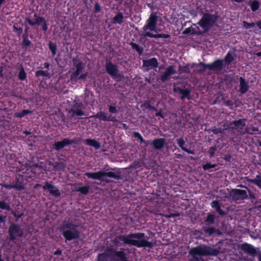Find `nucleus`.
<instances>
[{
	"label": "nucleus",
	"mask_w": 261,
	"mask_h": 261,
	"mask_svg": "<svg viewBox=\"0 0 261 261\" xmlns=\"http://www.w3.org/2000/svg\"><path fill=\"white\" fill-rule=\"evenodd\" d=\"M157 16L154 14H151L149 18L147 20L145 25L142 28V35L145 37L151 38H168L169 35L165 34H154L151 32L158 33L160 30L156 27L157 21Z\"/></svg>",
	"instance_id": "nucleus-1"
},
{
	"label": "nucleus",
	"mask_w": 261,
	"mask_h": 261,
	"mask_svg": "<svg viewBox=\"0 0 261 261\" xmlns=\"http://www.w3.org/2000/svg\"><path fill=\"white\" fill-rule=\"evenodd\" d=\"M144 234L141 233H134L127 236L121 237V240L125 243L136 246L139 247H151L152 244L144 238Z\"/></svg>",
	"instance_id": "nucleus-2"
},
{
	"label": "nucleus",
	"mask_w": 261,
	"mask_h": 261,
	"mask_svg": "<svg viewBox=\"0 0 261 261\" xmlns=\"http://www.w3.org/2000/svg\"><path fill=\"white\" fill-rule=\"evenodd\" d=\"M85 65L78 59L73 60L74 71L71 75V80L77 81L78 80H85L88 76V72L85 71Z\"/></svg>",
	"instance_id": "nucleus-3"
},
{
	"label": "nucleus",
	"mask_w": 261,
	"mask_h": 261,
	"mask_svg": "<svg viewBox=\"0 0 261 261\" xmlns=\"http://www.w3.org/2000/svg\"><path fill=\"white\" fill-rule=\"evenodd\" d=\"M77 226L71 222H65L60 229L66 240L70 241L79 237L80 232L76 229Z\"/></svg>",
	"instance_id": "nucleus-4"
},
{
	"label": "nucleus",
	"mask_w": 261,
	"mask_h": 261,
	"mask_svg": "<svg viewBox=\"0 0 261 261\" xmlns=\"http://www.w3.org/2000/svg\"><path fill=\"white\" fill-rule=\"evenodd\" d=\"M189 253L191 255L195 257L197 255H215L218 253V251L216 250L211 248L208 246L201 245L191 249Z\"/></svg>",
	"instance_id": "nucleus-5"
},
{
	"label": "nucleus",
	"mask_w": 261,
	"mask_h": 261,
	"mask_svg": "<svg viewBox=\"0 0 261 261\" xmlns=\"http://www.w3.org/2000/svg\"><path fill=\"white\" fill-rule=\"evenodd\" d=\"M216 19L217 17L215 15L204 14L198 23L201 28L199 32H203L208 31L214 25Z\"/></svg>",
	"instance_id": "nucleus-6"
},
{
	"label": "nucleus",
	"mask_w": 261,
	"mask_h": 261,
	"mask_svg": "<svg viewBox=\"0 0 261 261\" xmlns=\"http://www.w3.org/2000/svg\"><path fill=\"white\" fill-rule=\"evenodd\" d=\"M9 234L10 239L14 241L16 239L17 237H21L23 234L22 229L16 224L12 225L9 229Z\"/></svg>",
	"instance_id": "nucleus-7"
},
{
	"label": "nucleus",
	"mask_w": 261,
	"mask_h": 261,
	"mask_svg": "<svg viewBox=\"0 0 261 261\" xmlns=\"http://www.w3.org/2000/svg\"><path fill=\"white\" fill-rule=\"evenodd\" d=\"M230 195L234 200L244 199L247 197L246 191L239 189H233L230 192Z\"/></svg>",
	"instance_id": "nucleus-8"
},
{
	"label": "nucleus",
	"mask_w": 261,
	"mask_h": 261,
	"mask_svg": "<svg viewBox=\"0 0 261 261\" xmlns=\"http://www.w3.org/2000/svg\"><path fill=\"white\" fill-rule=\"evenodd\" d=\"M246 125L245 119H239L229 123L228 128L238 130L241 132Z\"/></svg>",
	"instance_id": "nucleus-9"
},
{
	"label": "nucleus",
	"mask_w": 261,
	"mask_h": 261,
	"mask_svg": "<svg viewBox=\"0 0 261 261\" xmlns=\"http://www.w3.org/2000/svg\"><path fill=\"white\" fill-rule=\"evenodd\" d=\"M106 69L107 72L113 77L119 76L117 66L114 65L111 62H109L107 63Z\"/></svg>",
	"instance_id": "nucleus-10"
},
{
	"label": "nucleus",
	"mask_w": 261,
	"mask_h": 261,
	"mask_svg": "<svg viewBox=\"0 0 261 261\" xmlns=\"http://www.w3.org/2000/svg\"><path fill=\"white\" fill-rule=\"evenodd\" d=\"M199 65L204 68H208L210 70L214 71H219L222 69V62L220 60H217L212 64L204 65L201 63Z\"/></svg>",
	"instance_id": "nucleus-11"
},
{
	"label": "nucleus",
	"mask_w": 261,
	"mask_h": 261,
	"mask_svg": "<svg viewBox=\"0 0 261 261\" xmlns=\"http://www.w3.org/2000/svg\"><path fill=\"white\" fill-rule=\"evenodd\" d=\"M43 188L44 190L49 192V194L53 196L58 197L60 195V192L59 189L48 182L45 183L44 185L43 186Z\"/></svg>",
	"instance_id": "nucleus-12"
},
{
	"label": "nucleus",
	"mask_w": 261,
	"mask_h": 261,
	"mask_svg": "<svg viewBox=\"0 0 261 261\" xmlns=\"http://www.w3.org/2000/svg\"><path fill=\"white\" fill-rule=\"evenodd\" d=\"M158 65L157 60L154 58H151L149 60H144L143 66L144 67L146 68L147 70H149L151 68L156 67Z\"/></svg>",
	"instance_id": "nucleus-13"
},
{
	"label": "nucleus",
	"mask_w": 261,
	"mask_h": 261,
	"mask_svg": "<svg viewBox=\"0 0 261 261\" xmlns=\"http://www.w3.org/2000/svg\"><path fill=\"white\" fill-rule=\"evenodd\" d=\"M175 73V70L173 66H170L167 68L161 76L162 82H165L170 75Z\"/></svg>",
	"instance_id": "nucleus-14"
},
{
	"label": "nucleus",
	"mask_w": 261,
	"mask_h": 261,
	"mask_svg": "<svg viewBox=\"0 0 261 261\" xmlns=\"http://www.w3.org/2000/svg\"><path fill=\"white\" fill-rule=\"evenodd\" d=\"M104 171H99L95 172H87L85 175L90 178L93 179L101 180L104 177Z\"/></svg>",
	"instance_id": "nucleus-15"
},
{
	"label": "nucleus",
	"mask_w": 261,
	"mask_h": 261,
	"mask_svg": "<svg viewBox=\"0 0 261 261\" xmlns=\"http://www.w3.org/2000/svg\"><path fill=\"white\" fill-rule=\"evenodd\" d=\"M241 249L253 256L257 253L256 250L252 246L248 244H242L241 245Z\"/></svg>",
	"instance_id": "nucleus-16"
},
{
	"label": "nucleus",
	"mask_w": 261,
	"mask_h": 261,
	"mask_svg": "<svg viewBox=\"0 0 261 261\" xmlns=\"http://www.w3.org/2000/svg\"><path fill=\"white\" fill-rule=\"evenodd\" d=\"M71 143V141L68 139H65L59 142H56L54 144L55 149L57 150H59L65 146L69 145Z\"/></svg>",
	"instance_id": "nucleus-17"
},
{
	"label": "nucleus",
	"mask_w": 261,
	"mask_h": 261,
	"mask_svg": "<svg viewBox=\"0 0 261 261\" xmlns=\"http://www.w3.org/2000/svg\"><path fill=\"white\" fill-rule=\"evenodd\" d=\"M94 117L95 118H99V119L103 120L104 121H107L110 120L111 121H116L114 117H112L111 116H108L107 115L103 112H99V113H97L95 116Z\"/></svg>",
	"instance_id": "nucleus-18"
},
{
	"label": "nucleus",
	"mask_w": 261,
	"mask_h": 261,
	"mask_svg": "<svg viewBox=\"0 0 261 261\" xmlns=\"http://www.w3.org/2000/svg\"><path fill=\"white\" fill-rule=\"evenodd\" d=\"M85 143L87 145L93 147L95 149H98L100 147V143L94 139H86Z\"/></svg>",
	"instance_id": "nucleus-19"
},
{
	"label": "nucleus",
	"mask_w": 261,
	"mask_h": 261,
	"mask_svg": "<svg viewBox=\"0 0 261 261\" xmlns=\"http://www.w3.org/2000/svg\"><path fill=\"white\" fill-rule=\"evenodd\" d=\"M152 144L153 145L154 148L156 149H160L162 148L165 144V140L163 138L158 139L154 140Z\"/></svg>",
	"instance_id": "nucleus-20"
},
{
	"label": "nucleus",
	"mask_w": 261,
	"mask_h": 261,
	"mask_svg": "<svg viewBox=\"0 0 261 261\" xmlns=\"http://www.w3.org/2000/svg\"><path fill=\"white\" fill-rule=\"evenodd\" d=\"M248 89V85L245 80L240 77V91L242 93H246Z\"/></svg>",
	"instance_id": "nucleus-21"
},
{
	"label": "nucleus",
	"mask_w": 261,
	"mask_h": 261,
	"mask_svg": "<svg viewBox=\"0 0 261 261\" xmlns=\"http://www.w3.org/2000/svg\"><path fill=\"white\" fill-rule=\"evenodd\" d=\"M35 23L38 24H42L43 30L45 31L47 30V26L44 18L39 17H37L36 19Z\"/></svg>",
	"instance_id": "nucleus-22"
},
{
	"label": "nucleus",
	"mask_w": 261,
	"mask_h": 261,
	"mask_svg": "<svg viewBox=\"0 0 261 261\" xmlns=\"http://www.w3.org/2000/svg\"><path fill=\"white\" fill-rule=\"evenodd\" d=\"M175 91L178 92L179 94L181 95L180 98L183 99L186 97H188L189 95V91L187 89L184 90L180 88H177L175 89Z\"/></svg>",
	"instance_id": "nucleus-23"
},
{
	"label": "nucleus",
	"mask_w": 261,
	"mask_h": 261,
	"mask_svg": "<svg viewBox=\"0 0 261 261\" xmlns=\"http://www.w3.org/2000/svg\"><path fill=\"white\" fill-rule=\"evenodd\" d=\"M69 114L72 117L74 116L75 115L81 116L84 115L83 112L81 110H75L74 107H73L71 110L69 112Z\"/></svg>",
	"instance_id": "nucleus-24"
},
{
	"label": "nucleus",
	"mask_w": 261,
	"mask_h": 261,
	"mask_svg": "<svg viewBox=\"0 0 261 261\" xmlns=\"http://www.w3.org/2000/svg\"><path fill=\"white\" fill-rule=\"evenodd\" d=\"M211 206L212 207L216 208V211L219 213L220 215H223L224 213L222 210L221 209L219 203L217 201H213L211 203Z\"/></svg>",
	"instance_id": "nucleus-25"
},
{
	"label": "nucleus",
	"mask_w": 261,
	"mask_h": 261,
	"mask_svg": "<svg viewBox=\"0 0 261 261\" xmlns=\"http://www.w3.org/2000/svg\"><path fill=\"white\" fill-rule=\"evenodd\" d=\"M104 177L108 176L111 178H114L115 179H120V176L119 175L116 174L114 172H106L104 171Z\"/></svg>",
	"instance_id": "nucleus-26"
},
{
	"label": "nucleus",
	"mask_w": 261,
	"mask_h": 261,
	"mask_svg": "<svg viewBox=\"0 0 261 261\" xmlns=\"http://www.w3.org/2000/svg\"><path fill=\"white\" fill-rule=\"evenodd\" d=\"M123 17L121 13L118 14L114 18V22L120 24L123 21Z\"/></svg>",
	"instance_id": "nucleus-27"
},
{
	"label": "nucleus",
	"mask_w": 261,
	"mask_h": 261,
	"mask_svg": "<svg viewBox=\"0 0 261 261\" xmlns=\"http://www.w3.org/2000/svg\"><path fill=\"white\" fill-rule=\"evenodd\" d=\"M55 168L57 170H64L65 168V165L63 162L56 163Z\"/></svg>",
	"instance_id": "nucleus-28"
},
{
	"label": "nucleus",
	"mask_w": 261,
	"mask_h": 261,
	"mask_svg": "<svg viewBox=\"0 0 261 261\" xmlns=\"http://www.w3.org/2000/svg\"><path fill=\"white\" fill-rule=\"evenodd\" d=\"M0 208L3 210H6L8 211L11 210L10 205L3 201H0Z\"/></svg>",
	"instance_id": "nucleus-29"
},
{
	"label": "nucleus",
	"mask_w": 261,
	"mask_h": 261,
	"mask_svg": "<svg viewBox=\"0 0 261 261\" xmlns=\"http://www.w3.org/2000/svg\"><path fill=\"white\" fill-rule=\"evenodd\" d=\"M252 182L261 188V176H257L256 178L252 180Z\"/></svg>",
	"instance_id": "nucleus-30"
},
{
	"label": "nucleus",
	"mask_w": 261,
	"mask_h": 261,
	"mask_svg": "<svg viewBox=\"0 0 261 261\" xmlns=\"http://www.w3.org/2000/svg\"><path fill=\"white\" fill-rule=\"evenodd\" d=\"M89 189V187L85 186V187H81V188H79L78 189L76 190L75 191L76 192H80L82 194H86L87 193H88Z\"/></svg>",
	"instance_id": "nucleus-31"
},
{
	"label": "nucleus",
	"mask_w": 261,
	"mask_h": 261,
	"mask_svg": "<svg viewBox=\"0 0 261 261\" xmlns=\"http://www.w3.org/2000/svg\"><path fill=\"white\" fill-rule=\"evenodd\" d=\"M30 113V111L29 110H22V111L16 113L14 114V116L17 117H22L24 116L25 115L29 114Z\"/></svg>",
	"instance_id": "nucleus-32"
},
{
	"label": "nucleus",
	"mask_w": 261,
	"mask_h": 261,
	"mask_svg": "<svg viewBox=\"0 0 261 261\" xmlns=\"http://www.w3.org/2000/svg\"><path fill=\"white\" fill-rule=\"evenodd\" d=\"M233 60H234V58H233V56L230 53H228L225 57V62L229 64Z\"/></svg>",
	"instance_id": "nucleus-33"
},
{
	"label": "nucleus",
	"mask_w": 261,
	"mask_h": 261,
	"mask_svg": "<svg viewBox=\"0 0 261 261\" xmlns=\"http://www.w3.org/2000/svg\"><path fill=\"white\" fill-rule=\"evenodd\" d=\"M251 8L253 11H255L259 8V3L257 1H254L251 5Z\"/></svg>",
	"instance_id": "nucleus-34"
},
{
	"label": "nucleus",
	"mask_w": 261,
	"mask_h": 261,
	"mask_svg": "<svg viewBox=\"0 0 261 261\" xmlns=\"http://www.w3.org/2000/svg\"><path fill=\"white\" fill-rule=\"evenodd\" d=\"M215 219L214 215L212 214H209L207 217L206 220H205V222L207 223L208 224H212L214 222Z\"/></svg>",
	"instance_id": "nucleus-35"
},
{
	"label": "nucleus",
	"mask_w": 261,
	"mask_h": 261,
	"mask_svg": "<svg viewBox=\"0 0 261 261\" xmlns=\"http://www.w3.org/2000/svg\"><path fill=\"white\" fill-rule=\"evenodd\" d=\"M36 75L37 76H47L49 75V73L47 71H42V70H39V71H36Z\"/></svg>",
	"instance_id": "nucleus-36"
},
{
	"label": "nucleus",
	"mask_w": 261,
	"mask_h": 261,
	"mask_svg": "<svg viewBox=\"0 0 261 261\" xmlns=\"http://www.w3.org/2000/svg\"><path fill=\"white\" fill-rule=\"evenodd\" d=\"M243 26L246 29H250L255 26L254 23H248L246 21H243Z\"/></svg>",
	"instance_id": "nucleus-37"
},
{
	"label": "nucleus",
	"mask_w": 261,
	"mask_h": 261,
	"mask_svg": "<svg viewBox=\"0 0 261 261\" xmlns=\"http://www.w3.org/2000/svg\"><path fill=\"white\" fill-rule=\"evenodd\" d=\"M108 256L107 254L103 253L102 254H100L98 257V261H106L107 260Z\"/></svg>",
	"instance_id": "nucleus-38"
},
{
	"label": "nucleus",
	"mask_w": 261,
	"mask_h": 261,
	"mask_svg": "<svg viewBox=\"0 0 261 261\" xmlns=\"http://www.w3.org/2000/svg\"><path fill=\"white\" fill-rule=\"evenodd\" d=\"M134 135L135 138L138 139L140 140L141 143H143L144 142V140L140 133L138 132H135L134 133Z\"/></svg>",
	"instance_id": "nucleus-39"
},
{
	"label": "nucleus",
	"mask_w": 261,
	"mask_h": 261,
	"mask_svg": "<svg viewBox=\"0 0 261 261\" xmlns=\"http://www.w3.org/2000/svg\"><path fill=\"white\" fill-rule=\"evenodd\" d=\"M26 77L25 73L23 69H21L19 73V77L20 80H23Z\"/></svg>",
	"instance_id": "nucleus-40"
},
{
	"label": "nucleus",
	"mask_w": 261,
	"mask_h": 261,
	"mask_svg": "<svg viewBox=\"0 0 261 261\" xmlns=\"http://www.w3.org/2000/svg\"><path fill=\"white\" fill-rule=\"evenodd\" d=\"M177 142L178 145L181 147V148L183 150V148H185L184 145L185 144L184 140L181 138H179L177 140Z\"/></svg>",
	"instance_id": "nucleus-41"
},
{
	"label": "nucleus",
	"mask_w": 261,
	"mask_h": 261,
	"mask_svg": "<svg viewBox=\"0 0 261 261\" xmlns=\"http://www.w3.org/2000/svg\"><path fill=\"white\" fill-rule=\"evenodd\" d=\"M217 148L215 146H213L210 148V149L208 150V153L210 154L211 156H213L215 153V151H216Z\"/></svg>",
	"instance_id": "nucleus-42"
},
{
	"label": "nucleus",
	"mask_w": 261,
	"mask_h": 261,
	"mask_svg": "<svg viewBox=\"0 0 261 261\" xmlns=\"http://www.w3.org/2000/svg\"><path fill=\"white\" fill-rule=\"evenodd\" d=\"M257 131H258V129L255 128V127H253L251 130L250 129V128H245V132H246L248 133H250V134H253Z\"/></svg>",
	"instance_id": "nucleus-43"
},
{
	"label": "nucleus",
	"mask_w": 261,
	"mask_h": 261,
	"mask_svg": "<svg viewBox=\"0 0 261 261\" xmlns=\"http://www.w3.org/2000/svg\"><path fill=\"white\" fill-rule=\"evenodd\" d=\"M49 48L51 50L52 53L54 55H55L56 53V46L51 43L49 44Z\"/></svg>",
	"instance_id": "nucleus-44"
},
{
	"label": "nucleus",
	"mask_w": 261,
	"mask_h": 261,
	"mask_svg": "<svg viewBox=\"0 0 261 261\" xmlns=\"http://www.w3.org/2000/svg\"><path fill=\"white\" fill-rule=\"evenodd\" d=\"M109 111L112 113H116L117 112L116 108L115 107L112 106H111L109 107Z\"/></svg>",
	"instance_id": "nucleus-45"
},
{
	"label": "nucleus",
	"mask_w": 261,
	"mask_h": 261,
	"mask_svg": "<svg viewBox=\"0 0 261 261\" xmlns=\"http://www.w3.org/2000/svg\"><path fill=\"white\" fill-rule=\"evenodd\" d=\"M213 167H214V165H211L210 164H206L203 166V168L205 170L209 169Z\"/></svg>",
	"instance_id": "nucleus-46"
},
{
	"label": "nucleus",
	"mask_w": 261,
	"mask_h": 261,
	"mask_svg": "<svg viewBox=\"0 0 261 261\" xmlns=\"http://www.w3.org/2000/svg\"><path fill=\"white\" fill-rule=\"evenodd\" d=\"M212 132H213L214 134H218V133H222V130H221V129H220V128H218H218H215V127H214V128H213V129H212Z\"/></svg>",
	"instance_id": "nucleus-47"
},
{
	"label": "nucleus",
	"mask_w": 261,
	"mask_h": 261,
	"mask_svg": "<svg viewBox=\"0 0 261 261\" xmlns=\"http://www.w3.org/2000/svg\"><path fill=\"white\" fill-rule=\"evenodd\" d=\"M5 188L7 189H12V188H17V187L14 185H4L3 186Z\"/></svg>",
	"instance_id": "nucleus-48"
},
{
	"label": "nucleus",
	"mask_w": 261,
	"mask_h": 261,
	"mask_svg": "<svg viewBox=\"0 0 261 261\" xmlns=\"http://www.w3.org/2000/svg\"><path fill=\"white\" fill-rule=\"evenodd\" d=\"M183 150H184L185 151L187 152L189 154H194L195 153L193 151L188 150L186 148H183Z\"/></svg>",
	"instance_id": "nucleus-49"
},
{
	"label": "nucleus",
	"mask_w": 261,
	"mask_h": 261,
	"mask_svg": "<svg viewBox=\"0 0 261 261\" xmlns=\"http://www.w3.org/2000/svg\"><path fill=\"white\" fill-rule=\"evenodd\" d=\"M26 21L28 22V23H29L31 25H34L36 24L35 22L32 21L31 19L29 18L27 19Z\"/></svg>",
	"instance_id": "nucleus-50"
},
{
	"label": "nucleus",
	"mask_w": 261,
	"mask_h": 261,
	"mask_svg": "<svg viewBox=\"0 0 261 261\" xmlns=\"http://www.w3.org/2000/svg\"><path fill=\"white\" fill-rule=\"evenodd\" d=\"M119 256L120 257V258H121V260L122 261H126L125 258H123V254L122 253L120 252V253H119Z\"/></svg>",
	"instance_id": "nucleus-51"
},
{
	"label": "nucleus",
	"mask_w": 261,
	"mask_h": 261,
	"mask_svg": "<svg viewBox=\"0 0 261 261\" xmlns=\"http://www.w3.org/2000/svg\"><path fill=\"white\" fill-rule=\"evenodd\" d=\"M191 32V29L190 28H187L185 29V30L184 31V34H188L190 33Z\"/></svg>",
	"instance_id": "nucleus-52"
},
{
	"label": "nucleus",
	"mask_w": 261,
	"mask_h": 261,
	"mask_svg": "<svg viewBox=\"0 0 261 261\" xmlns=\"http://www.w3.org/2000/svg\"><path fill=\"white\" fill-rule=\"evenodd\" d=\"M133 47L134 48L137 49L138 51H139V46L138 45H137L136 44H133Z\"/></svg>",
	"instance_id": "nucleus-53"
},
{
	"label": "nucleus",
	"mask_w": 261,
	"mask_h": 261,
	"mask_svg": "<svg viewBox=\"0 0 261 261\" xmlns=\"http://www.w3.org/2000/svg\"><path fill=\"white\" fill-rule=\"evenodd\" d=\"M5 217L0 216V222H4L5 221Z\"/></svg>",
	"instance_id": "nucleus-54"
},
{
	"label": "nucleus",
	"mask_w": 261,
	"mask_h": 261,
	"mask_svg": "<svg viewBox=\"0 0 261 261\" xmlns=\"http://www.w3.org/2000/svg\"><path fill=\"white\" fill-rule=\"evenodd\" d=\"M95 7L96 10L97 11H99V10H100V7H99V6L98 5L96 4V5H95Z\"/></svg>",
	"instance_id": "nucleus-55"
},
{
	"label": "nucleus",
	"mask_w": 261,
	"mask_h": 261,
	"mask_svg": "<svg viewBox=\"0 0 261 261\" xmlns=\"http://www.w3.org/2000/svg\"><path fill=\"white\" fill-rule=\"evenodd\" d=\"M145 144V146H148L149 144H150L149 141H145L144 140V142H143Z\"/></svg>",
	"instance_id": "nucleus-56"
},
{
	"label": "nucleus",
	"mask_w": 261,
	"mask_h": 261,
	"mask_svg": "<svg viewBox=\"0 0 261 261\" xmlns=\"http://www.w3.org/2000/svg\"><path fill=\"white\" fill-rule=\"evenodd\" d=\"M257 25L261 29V21L257 23Z\"/></svg>",
	"instance_id": "nucleus-57"
},
{
	"label": "nucleus",
	"mask_w": 261,
	"mask_h": 261,
	"mask_svg": "<svg viewBox=\"0 0 261 261\" xmlns=\"http://www.w3.org/2000/svg\"><path fill=\"white\" fill-rule=\"evenodd\" d=\"M156 116H160L161 117H163L162 115L160 113H157L156 114Z\"/></svg>",
	"instance_id": "nucleus-58"
},
{
	"label": "nucleus",
	"mask_w": 261,
	"mask_h": 261,
	"mask_svg": "<svg viewBox=\"0 0 261 261\" xmlns=\"http://www.w3.org/2000/svg\"><path fill=\"white\" fill-rule=\"evenodd\" d=\"M45 67L46 68H48L49 67V64L48 63H45Z\"/></svg>",
	"instance_id": "nucleus-59"
},
{
	"label": "nucleus",
	"mask_w": 261,
	"mask_h": 261,
	"mask_svg": "<svg viewBox=\"0 0 261 261\" xmlns=\"http://www.w3.org/2000/svg\"><path fill=\"white\" fill-rule=\"evenodd\" d=\"M257 56H261V51L256 54Z\"/></svg>",
	"instance_id": "nucleus-60"
},
{
	"label": "nucleus",
	"mask_w": 261,
	"mask_h": 261,
	"mask_svg": "<svg viewBox=\"0 0 261 261\" xmlns=\"http://www.w3.org/2000/svg\"><path fill=\"white\" fill-rule=\"evenodd\" d=\"M258 260L259 261H261V254L258 255Z\"/></svg>",
	"instance_id": "nucleus-61"
},
{
	"label": "nucleus",
	"mask_w": 261,
	"mask_h": 261,
	"mask_svg": "<svg viewBox=\"0 0 261 261\" xmlns=\"http://www.w3.org/2000/svg\"><path fill=\"white\" fill-rule=\"evenodd\" d=\"M2 71H3L2 68L0 67V75H1Z\"/></svg>",
	"instance_id": "nucleus-62"
},
{
	"label": "nucleus",
	"mask_w": 261,
	"mask_h": 261,
	"mask_svg": "<svg viewBox=\"0 0 261 261\" xmlns=\"http://www.w3.org/2000/svg\"><path fill=\"white\" fill-rule=\"evenodd\" d=\"M4 1V0H0V5H1L3 2Z\"/></svg>",
	"instance_id": "nucleus-63"
},
{
	"label": "nucleus",
	"mask_w": 261,
	"mask_h": 261,
	"mask_svg": "<svg viewBox=\"0 0 261 261\" xmlns=\"http://www.w3.org/2000/svg\"><path fill=\"white\" fill-rule=\"evenodd\" d=\"M213 231L211 230V231H210V233H212Z\"/></svg>",
	"instance_id": "nucleus-64"
}]
</instances>
